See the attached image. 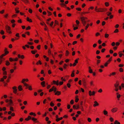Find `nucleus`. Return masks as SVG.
Segmentation results:
<instances>
[{
    "mask_svg": "<svg viewBox=\"0 0 124 124\" xmlns=\"http://www.w3.org/2000/svg\"><path fill=\"white\" fill-rule=\"evenodd\" d=\"M76 22L77 24L78 25L79 24V22L78 20H76Z\"/></svg>",
    "mask_w": 124,
    "mask_h": 124,
    "instance_id": "nucleus-44",
    "label": "nucleus"
},
{
    "mask_svg": "<svg viewBox=\"0 0 124 124\" xmlns=\"http://www.w3.org/2000/svg\"><path fill=\"white\" fill-rule=\"evenodd\" d=\"M6 70V68L5 67H3L2 69V70L3 71H4Z\"/></svg>",
    "mask_w": 124,
    "mask_h": 124,
    "instance_id": "nucleus-58",
    "label": "nucleus"
},
{
    "mask_svg": "<svg viewBox=\"0 0 124 124\" xmlns=\"http://www.w3.org/2000/svg\"><path fill=\"white\" fill-rule=\"evenodd\" d=\"M57 90V88L55 87L54 86H53L52 88L50 89L49 90V92H50L53 91H54V92H56Z\"/></svg>",
    "mask_w": 124,
    "mask_h": 124,
    "instance_id": "nucleus-2",
    "label": "nucleus"
},
{
    "mask_svg": "<svg viewBox=\"0 0 124 124\" xmlns=\"http://www.w3.org/2000/svg\"><path fill=\"white\" fill-rule=\"evenodd\" d=\"M103 113L105 115H106L108 114V112L106 110H104L103 111Z\"/></svg>",
    "mask_w": 124,
    "mask_h": 124,
    "instance_id": "nucleus-20",
    "label": "nucleus"
},
{
    "mask_svg": "<svg viewBox=\"0 0 124 124\" xmlns=\"http://www.w3.org/2000/svg\"><path fill=\"white\" fill-rule=\"evenodd\" d=\"M50 106L52 107H53L54 106V104L52 102H51L50 104Z\"/></svg>",
    "mask_w": 124,
    "mask_h": 124,
    "instance_id": "nucleus-27",
    "label": "nucleus"
},
{
    "mask_svg": "<svg viewBox=\"0 0 124 124\" xmlns=\"http://www.w3.org/2000/svg\"><path fill=\"white\" fill-rule=\"evenodd\" d=\"M47 12L48 13V16H49L51 15L52 14L51 12H50L47 11Z\"/></svg>",
    "mask_w": 124,
    "mask_h": 124,
    "instance_id": "nucleus-32",
    "label": "nucleus"
},
{
    "mask_svg": "<svg viewBox=\"0 0 124 124\" xmlns=\"http://www.w3.org/2000/svg\"><path fill=\"white\" fill-rule=\"evenodd\" d=\"M40 45H38V46H37V49H38L39 50L40 49Z\"/></svg>",
    "mask_w": 124,
    "mask_h": 124,
    "instance_id": "nucleus-45",
    "label": "nucleus"
},
{
    "mask_svg": "<svg viewBox=\"0 0 124 124\" xmlns=\"http://www.w3.org/2000/svg\"><path fill=\"white\" fill-rule=\"evenodd\" d=\"M89 72L90 73H93L92 70V69L89 70Z\"/></svg>",
    "mask_w": 124,
    "mask_h": 124,
    "instance_id": "nucleus-53",
    "label": "nucleus"
},
{
    "mask_svg": "<svg viewBox=\"0 0 124 124\" xmlns=\"http://www.w3.org/2000/svg\"><path fill=\"white\" fill-rule=\"evenodd\" d=\"M18 89L19 91H21L23 89L22 88V86L21 85H20L18 86Z\"/></svg>",
    "mask_w": 124,
    "mask_h": 124,
    "instance_id": "nucleus-13",
    "label": "nucleus"
},
{
    "mask_svg": "<svg viewBox=\"0 0 124 124\" xmlns=\"http://www.w3.org/2000/svg\"><path fill=\"white\" fill-rule=\"evenodd\" d=\"M118 32V29H116L114 31V32L115 33L117 32Z\"/></svg>",
    "mask_w": 124,
    "mask_h": 124,
    "instance_id": "nucleus-57",
    "label": "nucleus"
},
{
    "mask_svg": "<svg viewBox=\"0 0 124 124\" xmlns=\"http://www.w3.org/2000/svg\"><path fill=\"white\" fill-rule=\"evenodd\" d=\"M60 5L62 6H64L66 7V5L63 3H61L60 4Z\"/></svg>",
    "mask_w": 124,
    "mask_h": 124,
    "instance_id": "nucleus-25",
    "label": "nucleus"
},
{
    "mask_svg": "<svg viewBox=\"0 0 124 124\" xmlns=\"http://www.w3.org/2000/svg\"><path fill=\"white\" fill-rule=\"evenodd\" d=\"M114 124H120V123L117 120H116L114 123Z\"/></svg>",
    "mask_w": 124,
    "mask_h": 124,
    "instance_id": "nucleus-21",
    "label": "nucleus"
},
{
    "mask_svg": "<svg viewBox=\"0 0 124 124\" xmlns=\"http://www.w3.org/2000/svg\"><path fill=\"white\" fill-rule=\"evenodd\" d=\"M9 103L8 104V105H7L8 106H11L13 105V101L11 99L9 100Z\"/></svg>",
    "mask_w": 124,
    "mask_h": 124,
    "instance_id": "nucleus-6",
    "label": "nucleus"
},
{
    "mask_svg": "<svg viewBox=\"0 0 124 124\" xmlns=\"http://www.w3.org/2000/svg\"><path fill=\"white\" fill-rule=\"evenodd\" d=\"M3 74L4 75H6L7 74V72L6 71H3Z\"/></svg>",
    "mask_w": 124,
    "mask_h": 124,
    "instance_id": "nucleus-49",
    "label": "nucleus"
},
{
    "mask_svg": "<svg viewBox=\"0 0 124 124\" xmlns=\"http://www.w3.org/2000/svg\"><path fill=\"white\" fill-rule=\"evenodd\" d=\"M9 60L10 61H11V62L14 61V59H13V58H9Z\"/></svg>",
    "mask_w": 124,
    "mask_h": 124,
    "instance_id": "nucleus-37",
    "label": "nucleus"
},
{
    "mask_svg": "<svg viewBox=\"0 0 124 124\" xmlns=\"http://www.w3.org/2000/svg\"><path fill=\"white\" fill-rule=\"evenodd\" d=\"M104 11V9L101 8H98V10H97V12H102Z\"/></svg>",
    "mask_w": 124,
    "mask_h": 124,
    "instance_id": "nucleus-7",
    "label": "nucleus"
},
{
    "mask_svg": "<svg viewBox=\"0 0 124 124\" xmlns=\"http://www.w3.org/2000/svg\"><path fill=\"white\" fill-rule=\"evenodd\" d=\"M109 36V35L107 34H105V37L106 38H107Z\"/></svg>",
    "mask_w": 124,
    "mask_h": 124,
    "instance_id": "nucleus-40",
    "label": "nucleus"
},
{
    "mask_svg": "<svg viewBox=\"0 0 124 124\" xmlns=\"http://www.w3.org/2000/svg\"><path fill=\"white\" fill-rule=\"evenodd\" d=\"M105 48L102 49L101 50V52L102 53H103L105 51Z\"/></svg>",
    "mask_w": 124,
    "mask_h": 124,
    "instance_id": "nucleus-50",
    "label": "nucleus"
},
{
    "mask_svg": "<svg viewBox=\"0 0 124 124\" xmlns=\"http://www.w3.org/2000/svg\"><path fill=\"white\" fill-rule=\"evenodd\" d=\"M119 84L118 83L114 84V86L115 88H117L119 86Z\"/></svg>",
    "mask_w": 124,
    "mask_h": 124,
    "instance_id": "nucleus-23",
    "label": "nucleus"
},
{
    "mask_svg": "<svg viewBox=\"0 0 124 124\" xmlns=\"http://www.w3.org/2000/svg\"><path fill=\"white\" fill-rule=\"evenodd\" d=\"M55 92L56 93H55V94L56 95H59L61 94L60 92L58 91L57 92L56 91Z\"/></svg>",
    "mask_w": 124,
    "mask_h": 124,
    "instance_id": "nucleus-14",
    "label": "nucleus"
},
{
    "mask_svg": "<svg viewBox=\"0 0 124 124\" xmlns=\"http://www.w3.org/2000/svg\"><path fill=\"white\" fill-rule=\"evenodd\" d=\"M70 103L71 104H73L74 103V101L73 100H71Z\"/></svg>",
    "mask_w": 124,
    "mask_h": 124,
    "instance_id": "nucleus-56",
    "label": "nucleus"
},
{
    "mask_svg": "<svg viewBox=\"0 0 124 124\" xmlns=\"http://www.w3.org/2000/svg\"><path fill=\"white\" fill-rule=\"evenodd\" d=\"M31 52L33 54H35V51H31Z\"/></svg>",
    "mask_w": 124,
    "mask_h": 124,
    "instance_id": "nucleus-64",
    "label": "nucleus"
},
{
    "mask_svg": "<svg viewBox=\"0 0 124 124\" xmlns=\"http://www.w3.org/2000/svg\"><path fill=\"white\" fill-rule=\"evenodd\" d=\"M98 42L99 44H100L102 42L101 40H99L98 41Z\"/></svg>",
    "mask_w": 124,
    "mask_h": 124,
    "instance_id": "nucleus-52",
    "label": "nucleus"
},
{
    "mask_svg": "<svg viewBox=\"0 0 124 124\" xmlns=\"http://www.w3.org/2000/svg\"><path fill=\"white\" fill-rule=\"evenodd\" d=\"M32 120L34 122L36 121L37 119L34 117H32Z\"/></svg>",
    "mask_w": 124,
    "mask_h": 124,
    "instance_id": "nucleus-24",
    "label": "nucleus"
},
{
    "mask_svg": "<svg viewBox=\"0 0 124 124\" xmlns=\"http://www.w3.org/2000/svg\"><path fill=\"white\" fill-rule=\"evenodd\" d=\"M89 25V23H88L87 24V25L86 26L85 28V30H87V28H88Z\"/></svg>",
    "mask_w": 124,
    "mask_h": 124,
    "instance_id": "nucleus-29",
    "label": "nucleus"
},
{
    "mask_svg": "<svg viewBox=\"0 0 124 124\" xmlns=\"http://www.w3.org/2000/svg\"><path fill=\"white\" fill-rule=\"evenodd\" d=\"M100 52L99 51V50H97L96 52V54H99L100 53Z\"/></svg>",
    "mask_w": 124,
    "mask_h": 124,
    "instance_id": "nucleus-63",
    "label": "nucleus"
},
{
    "mask_svg": "<svg viewBox=\"0 0 124 124\" xmlns=\"http://www.w3.org/2000/svg\"><path fill=\"white\" fill-rule=\"evenodd\" d=\"M83 85L84 86H85L86 85V82L85 80H83Z\"/></svg>",
    "mask_w": 124,
    "mask_h": 124,
    "instance_id": "nucleus-33",
    "label": "nucleus"
},
{
    "mask_svg": "<svg viewBox=\"0 0 124 124\" xmlns=\"http://www.w3.org/2000/svg\"><path fill=\"white\" fill-rule=\"evenodd\" d=\"M12 89L13 90V92L15 94L16 93L17 91V87L16 86H14L12 87Z\"/></svg>",
    "mask_w": 124,
    "mask_h": 124,
    "instance_id": "nucleus-4",
    "label": "nucleus"
},
{
    "mask_svg": "<svg viewBox=\"0 0 124 124\" xmlns=\"http://www.w3.org/2000/svg\"><path fill=\"white\" fill-rule=\"evenodd\" d=\"M27 21H29L30 22H32V21L31 19H30L29 18L27 17Z\"/></svg>",
    "mask_w": 124,
    "mask_h": 124,
    "instance_id": "nucleus-15",
    "label": "nucleus"
},
{
    "mask_svg": "<svg viewBox=\"0 0 124 124\" xmlns=\"http://www.w3.org/2000/svg\"><path fill=\"white\" fill-rule=\"evenodd\" d=\"M89 95L90 96H91L92 95H94L95 93V92L94 91H93L92 92L91 91H89Z\"/></svg>",
    "mask_w": 124,
    "mask_h": 124,
    "instance_id": "nucleus-5",
    "label": "nucleus"
},
{
    "mask_svg": "<svg viewBox=\"0 0 124 124\" xmlns=\"http://www.w3.org/2000/svg\"><path fill=\"white\" fill-rule=\"evenodd\" d=\"M124 65L123 64H120L119 65V66L120 67H123Z\"/></svg>",
    "mask_w": 124,
    "mask_h": 124,
    "instance_id": "nucleus-59",
    "label": "nucleus"
},
{
    "mask_svg": "<svg viewBox=\"0 0 124 124\" xmlns=\"http://www.w3.org/2000/svg\"><path fill=\"white\" fill-rule=\"evenodd\" d=\"M24 85L27 88H28L30 90H32L31 86V85H28L26 83H24Z\"/></svg>",
    "mask_w": 124,
    "mask_h": 124,
    "instance_id": "nucleus-3",
    "label": "nucleus"
},
{
    "mask_svg": "<svg viewBox=\"0 0 124 124\" xmlns=\"http://www.w3.org/2000/svg\"><path fill=\"white\" fill-rule=\"evenodd\" d=\"M0 33L2 35H3L4 33V31L3 30H1V31L0 32Z\"/></svg>",
    "mask_w": 124,
    "mask_h": 124,
    "instance_id": "nucleus-35",
    "label": "nucleus"
},
{
    "mask_svg": "<svg viewBox=\"0 0 124 124\" xmlns=\"http://www.w3.org/2000/svg\"><path fill=\"white\" fill-rule=\"evenodd\" d=\"M31 29V27L30 26H28V27H27L26 28V30H28L30 29Z\"/></svg>",
    "mask_w": 124,
    "mask_h": 124,
    "instance_id": "nucleus-47",
    "label": "nucleus"
},
{
    "mask_svg": "<svg viewBox=\"0 0 124 124\" xmlns=\"http://www.w3.org/2000/svg\"><path fill=\"white\" fill-rule=\"evenodd\" d=\"M69 54V52L68 50H66V56H68Z\"/></svg>",
    "mask_w": 124,
    "mask_h": 124,
    "instance_id": "nucleus-26",
    "label": "nucleus"
},
{
    "mask_svg": "<svg viewBox=\"0 0 124 124\" xmlns=\"http://www.w3.org/2000/svg\"><path fill=\"white\" fill-rule=\"evenodd\" d=\"M41 84L43 87H45V82L44 81H43L41 82Z\"/></svg>",
    "mask_w": 124,
    "mask_h": 124,
    "instance_id": "nucleus-17",
    "label": "nucleus"
},
{
    "mask_svg": "<svg viewBox=\"0 0 124 124\" xmlns=\"http://www.w3.org/2000/svg\"><path fill=\"white\" fill-rule=\"evenodd\" d=\"M25 81V79H23L22 81V82L23 83L24 85V83H24V81Z\"/></svg>",
    "mask_w": 124,
    "mask_h": 124,
    "instance_id": "nucleus-43",
    "label": "nucleus"
},
{
    "mask_svg": "<svg viewBox=\"0 0 124 124\" xmlns=\"http://www.w3.org/2000/svg\"><path fill=\"white\" fill-rule=\"evenodd\" d=\"M108 64V62H106V63H105L104 64L105 66V67L107 66Z\"/></svg>",
    "mask_w": 124,
    "mask_h": 124,
    "instance_id": "nucleus-48",
    "label": "nucleus"
},
{
    "mask_svg": "<svg viewBox=\"0 0 124 124\" xmlns=\"http://www.w3.org/2000/svg\"><path fill=\"white\" fill-rule=\"evenodd\" d=\"M95 104H93V106L94 107L96 106H98L99 105V104L96 101H95L94 102Z\"/></svg>",
    "mask_w": 124,
    "mask_h": 124,
    "instance_id": "nucleus-12",
    "label": "nucleus"
},
{
    "mask_svg": "<svg viewBox=\"0 0 124 124\" xmlns=\"http://www.w3.org/2000/svg\"><path fill=\"white\" fill-rule=\"evenodd\" d=\"M117 94V98H120V94H118V93H116Z\"/></svg>",
    "mask_w": 124,
    "mask_h": 124,
    "instance_id": "nucleus-41",
    "label": "nucleus"
},
{
    "mask_svg": "<svg viewBox=\"0 0 124 124\" xmlns=\"http://www.w3.org/2000/svg\"><path fill=\"white\" fill-rule=\"evenodd\" d=\"M10 110L11 111H14V109H13V108L12 107H10Z\"/></svg>",
    "mask_w": 124,
    "mask_h": 124,
    "instance_id": "nucleus-28",
    "label": "nucleus"
},
{
    "mask_svg": "<svg viewBox=\"0 0 124 124\" xmlns=\"http://www.w3.org/2000/svg\"><path fill=\"white\" fill-rule=\"evenodd\" d=\"M39 63L40 65L41 64H42V63L40 60H39L38 62L36 63V64L38 65Z\"/></svg>",
    "mask_w": 124,
    "mask_h": 124,
    "instance_id": "nucleus-31",
    "label": "nucleus"
},
{
    "mask_svg": "<svg viewBox=\"0 0 124 124\" xmlns=\"http://www.w3.org/2000/svg\"><path fill=\"white\" fill-rule=\"evenodd\" d=\"M105 4L106 6H108L109 5V3L108 2H106L105 3Z\"/></svg>",
    "mask_w": 124,
    "mask_h": 124,
    "instance_id": "nucleus-36",
    "label": "nucleus"
},
{
    "mask_svg": "<svg viewBox=\"0 0 124 124\" xmlns=\"http://www.w3.org/2000/svg\"><path fill=\"white\" fill-rule=\"evenodd\" d=\"M76 9L78 11H80L81 10V9L80 8H76Z\"/></svg>",
    "mask_w": 124,
    "mask_h": 124,
    "instance_id": "nucleus-46",
    "label": "nucleus"
},
{
    "mask_svg": "<svg viewBox=\"0 0 124 124\" xmlns=\"http://www.w3.org/2000/svg\"><path fill=\"white\" fill-rule=\"evenodd\" d=\"M53 24H54V22L53 21H52L51 22V24H50V25L52 27V25H53Z\"/></svg>",
    "mask_w": 124,
    "mask_h": 124,
    "instance_id": "nucleus-54",
    "label": "nucleus"
},
{
    "mask_svg": "<svg viewBox=\"0 0 124 124\" xmlns=\"http://www.w3.org/2000/svg\"><path fill=\"white\" fill-rule=\"evenodd\" d=\"M109 120L111 122H113L114 120L113 119L112 117H110L109 118Z\"/></svg>",
    "mask_w": 124,
    "mask_h": 124,
    "instance_id": "nucleus-38",
    "label": "nucleus"
},
{
    "mask_svg": "<svg viewBox=\"0 0 124 124\" xmlns=\"http://www.w3.org/2000/svg\"><path fill=\"white\" fill-rule=\"evenodd\" d=\"M49 119V118L47 117H46V121H48Z\"/></svg>",
    "mask_w": 124,
    "mask_h": 124,
    "instance_id": "nucleus-51",
    "label": "nucleus"
},
{
    "mask_svg": "<svg viewBox=\"0 0 124 124\" xmlns=\"http://www.w3.org/2000/svg\"><path fill=\"white\" fill-rule=\"evenodd\" d=\"M22 0L25 3H27L28 2V1H29L28 0Z\"/></svg>",
    "mask_w": 124,
    "mask_h": 124,
    "instance_id": "nucleus-30",
    "label": "nucleus"
},
{
    "mask_svg": "<svg viewBox=\"0 0 124 124\" xmlns=\"http://www.w3.org/2000/svg\"><path fill=\"white\" fill-rule=\"evenodd\" d=\"M62 118H63L62 117H60V118H59L58 119H56V121L57 122H58L59 121H60V120H62Z\"/></svg>",
    "mask_w": 124,
    "mask_h": 124,
    "instance_id": "nucleus-16",
    "label": "nucleus"
},
{
    "mask_svg": "<svg viewBox=\"0 0 124 124\" xmlns=\"http://www.w3.org/2000/svg\"><path fill=\"white\" fill-rule=\"evenodd\" d=\"M109 52L110 54H113V51L112 50H110L109 51Z\"/></svg>",
    "mask_w": 124,
    "mask_h": 124,
    "instance_id": "nucleus-62",
    "label": "nucleus"
},
{
    "mask_svg": "<svg viewBox=\"0 0 124 124\" xmlns=\"http://www.w3.org/2000/svg\"><path fill=\"white\" fill-rule=\"evenodd\" d=\"M107 13H108L107 14V15L108 16H110V15L111 14V13L110 12H108Z\"/></svg>",
    "mask_w": 124,
    "mask_h": 124,
    "instance_id": "nucleus-34",
    "label": "nucleus"
},
{
    "mask_svg": "<svg viewBox=\"0 0 124 124\" xmlns=\"http://www.w3.org/2000/svg\"><path fill=\"white\" fill-rule=\"evenodd\" d=\"M80 19L82 23L86 22L84 17H81Z\"/></svg>",
    "mask_w": 124,
    "mask_h": 124,
    "instance_id": "nucleus-8",
    "label": "nucleus"
},
{
    "mask_svg": "<svg viewBox=\"0 0 124 124\" xmlns=\"http://www.w3.org/2000/svg\"><path fill=\"white\" fill-rule=\"evenodd\" d=\"M102 92V90L101 89H100L98 91V92L99 93H101Z\"/></svg>",
    "mask_w": 124,
    "mask_h": 124,
    "instance_id": "nucleus-55",
    "label": "nucleus"
},
{
    "mask_svg": "<svg viewBox=\"0 0 124 124\" xmlns=\"http://www.w3.org/2000/svg\"><path fill=\"white\" fill-rule=\"evenodd\" d=\"M18 9V8H15V10L16 11V13H19V10H17V9Z\"/></svg>",
    "mask_w": 124,
    "mask_h": 124,
    "instance_id": "nucleus-19",
    "label": "nucleus"
},
{
    "mask_svg": "<svg viewBox=\"0 0 124 124\" xmlns=\"http://www.w3.org/2000/svg\"><path fill=\"white\" fill-rule=\"evenodd\" d=\"M6 30L7 32L9 33H11V32L10 31L11 30L10 27L8 25H6Z\"/></svg>",
    "mask_w": 124,
    "mask_h": 124,
    "instance_id": "nucleus-1",
    "label": "nucleus"
},
{
    "mask_svg": "<svg viewBox=\"0 0 124 124\" xmlns=\"http://www.w3.org/2000/svg\"><path fill=\"white\" fill-rule=\"evenodd\" d=\"M53 83L54 84H56L57 85H59V81L57 80L56 81L54 80L53 81Z\"/></svg>",
    "mask_w": 124,
    "mask_h": 124,
    "instance_id": "nucleus-9",
    "label": "nucleus"
},
{
    "mask_svg": "<svg viewBox=\"0 0 124 124\" xmlns=\"http://www.w3.org/2000/svg\"><path fill=\"white\" fill-rule=\"evenodd\" d=\"M15 21L14 19L11 20V22L12 23H15Z\"/></svg>",
    "mask_w": 124,
    "mask_h": 124,
    "instance_id": "nucleus-61",
    "label": "nucleus"
},
{
    "mask_svg": "<svg viewBox=\"0 0 124 124\" xmlns=\"http://www.w3.org/2000/svg\"><path fill=\"white\" fill-rule=\"evenodd\" d=\"M111 45L113 46H114L115 45V43L114 42H112L111 44Z\"/></svg>",
    "mask_w": 124,
    "mask_h": 124,
    "instance_id": "nucleus-60",
    "label": "nucleus"
},
{
    "mask_svg": "<svg viewBox=\"0 0 124 124\" xmlns=\"http://www.w3.org/2000/svg\"><path fill=\"white\" fill-rule=\"evenodd\" d=\"M10 64V62L8 61H6V64L7 66L9 65Z\"/></svg>",
    "mask_w": 124,
    "mask_h": 124,
    "instance_id": "nucleus-18",
    "label": "nucleus"
},
{
    "mask_svg": "<svg viewBox=\"0 0 124 124\" xmlns=\"http://www.w3.org/2000/svg\"><path fill=\"white\" fill-rule=\"evenodd\" d=\"M117 108H114L112 109L111 110V111L113 112H116L117 111Z\"/></svg>",
    "mask_w": 124,
    "mask_h": 124,
    "instance_id": "nucleus-10",
    "label": "nucleus"
},
{
    "mask_svg": "<svg viewBox=\"0 0 124 124\" xmlns=\"http://www.w3.org/2000/svg\"><path fill=\"white\" fill-rule=\"evenodd\" d=\"M79 59V58H78V59L76 60L75 61V62L73 64V66H75L76 65V63H78V60Z\"/></svg>",
    "mask_w": 124,
    "mask_h": 124,
    "instance_id": "nucleus-11",
    "label": "nucleus"
},
{
    "mask_svg": "<svg viewBox=\"0 0 124 124\" xmlns=\"http://www.w3.org/2000/svg\"><path fill=\"white\" fill-rule=\"evenodd\" d=\"M87 120L89 122H90L91 121V119L90 118H88Z\"/></svg>",
    "mask_w": 124,
    "mask_h": 124,
    "instance_id": "nucleus-42",
    "label": "nucleus"
},
{
    "mask_svg": "<svg viewBox=\"0 0 124 124\" xmlns=\"http://www.w3.org/2000/svg\"><path fill=\"white\" fill-rule=\"evenodd\" d=\"M74 71H75L74 70H73L72 71V73L71 75V76L72 77H74L75 76L74 73Z\"/></svg>",
    "mask_w": 124,
    "mask_h": 124,
    "instance_id": "nucleus-22",
    "label": "nucleus"
},
{
    "mask_svg": "<svg viewBox=\"0 0 124 124\" xmlns=\"http://www.w3.org/2000/svg\"><path fill=\"white\" fill-rule=\"evenodd\" d=\"M78 100H79L78 98H76V99H75V101L76 102H78Z\"/></svg>",
    "mask_w": 124,
    "mask_h": 124,
    "instance_id": "nucleus-39",
    "label": "nucleus"
}]
</instances>
